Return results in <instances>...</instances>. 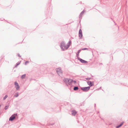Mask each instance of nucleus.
Here are the masks:
<instances>
[{
  "label": "nucleus",
  "mask_w": 128,
  "mask_h": 128,
  "mask_svg": "<svg viewBox=\"0 0 128 128\" xmlns=\"http://www.w3.org/2000/svg\"><path fill=\"white\" fill-rule=\"evenodd\" d=\"M60 47L62 51L66 50V44L64 41H62L60 43Z\"/></svg>",
  "instance_id": "f257e3e1"
},
{
  "label": "nucleus",
  "mask_w": 128,
  "mask_h": 128,
  "mask_svg": "<svg viewBox=\"0 0 128 128\" xmlns=\"http://www.w3.org/2000/svg\"><path fill=\"white\" fill-rule=\"evenodd\" d=\"M64 81L66 84L70 85L72 82L73 80L70 79L65 78L64 79Z\"/></svg>",
  "instance_id": "f03ea898"
},
{
  "label": "nucleus",
  "mask_w": 128,
  "mask_h": 128,
  "mask_svg": "<svg viewBox=\"0 0 128 128\" xmlns=\"http://www.w3.org/2000/svg\"><path fill=\"white\" fill-rule=\"evenodd\" d=\"M81 89L84 92H87L90 90V87H81Z\"/></svg>",
  "instance_id": "7ed1b4c3"
},
{
  "label": "nucleus",
  "mask_w": 128,
  "mask_h": 128,
  "mask_svg": "<svg viewBox=\"0 0 128 128\" xmlns=\"http://www.w3.org/2000/svg\"><path fill=\"white\" fill-rule=\"evenodd\" d=\"M56 71L58 74L59 76H60L62 74V71L60 68H56Z\"/></svg>",
  "instance_id": "20e7f679"
},
{
  "label": "nucleus",
  "mask_w": 128,
  "mask_h": 128,
  "mask_svg": "<svg viewBox=\"0 0 128 128\" xmlns=\"http://www.w3.org/2000/svg\"><path fill=\"white\" fill-rule=\"evenodd\" d=\"M17 114H14L10 116L9 119V120L11 121H12L16 117V116L17 115Z\"/></svg>",
  "instance_id": "39448f33"
},
{
  "label": "nucleus",
  "mask_w": 128,
  "mask_h": 128,
  "mask_svg": "<svg viewBox=\"0 0 128 128\" xmlns=\"http://www.w3.org/2000/svg\"><path fill=\"white\" fill-rule=\"evenodd\" d=\"M78 59L81 62L84 64H86L88 63V62L84 60L79 57H78Z\"/></svg>",
  "instance_id": "423d86ee"
},
{
  "label": "nucleus",
  "mask_w": 128,
  "mask_h": 128,
  "mask_svg": "<svg viewBox=\"0 0 128 128\" xmlns=\"http://www.w3.org/2000/svg\"><path fill=\"white\" fill-rule=\"evenodd\" d=\"M82 30L80 29L79 31V37L80 39H82Z\"/></svg>",
  "instance_id": "0eeeda50"
},
{
  "label": "nucleus",
  "mask_w": 128,
  "mask_h": 128,
  "mask_svg": "<svg viewBox=\"0 0 128 128\" xmlns=\"http://www.w3.org/2000/svg\"><path fill=\"white\" fill-rule=\"evenodd\" d=\"M87 84H88L90 86V87L93 86L94 85V82H91L90 81H88L87 82Z\"/></svg>",
  "instance_id": "6e6552de"
},
{
  "label": "nucleus",
  "mask_w": 128,
  "mask_h": 128,
  "mask_svg": "<svg viewBox=\"0 0 128 128\" xmlns=\"http://www.w3.org/2000/svg\"><path fill=\"white\" fill-rule=\"evenodd\" d=\"M76 113L77 112L75 110H73L72 111V116H75Z\"/></svg>",
  "instance_id": "1a4fd4ad"
},
{
  "label": "nucleus",
  "mask_w": 128,
  "mask_h": 128,
  "mask_svg": "<svg viewBox=\"0 0 128 128\" xmlns=\"http://www.w3.org/2000/svg\"><path fill=\"white\" fill-rule=\"evenodd\" d=\"M84 10H83L80 13V14L79 16L80 18H82V15L84 13Z\"/></svg>",
  "instance_id": "9d476101"
},
{
  "label": "nucleus",
  "mask_w": 128,
  "mask_h": 128,
  "mask_svg": "<svg viewBox=\"0 0 128 128\" xmlns=\"http://www.w3.org/2000/svg\"><path fill=\"white\" fill-rule=\"evenodd\" d=\"M124 123V122H122L120 125L116 126V128H119L121 127L123 125Z\"/></svg>",
  "instance_id": "9b49d317"
},
{
  "label": "nucleus",
  "mask_w": 128,
  "mask_h": 128,
  "mask_svg": "<svg viewBox=\"0 0 128 128\" xmlns=\"http://www.w3.org/2000/svg\"><path fill=\"white\" fill-rule=\"evenodd\" d=\"M81 51V50H78L77 52V53L76 54V55L77 56V57L78 58V57L79 55V53H80V52Z\"/></svg>",
  "instance_id": "f8f14e48"
},
{
  "label": "nucleus",
  "mask_w": 128,
  "mask_h": 128,
  "mask_svg": "<svg viewBox=\"0 0 128 128\" xmlns=\"http://www.w3.org/2000/svg\"><path fill=\"white\" fill-rule=\"evenodd\" d=\"M79 89L78 88L77 86H74L73 89L74 90H77Z\"/></svg>",
  "instance_id": "ddd939ff"
},
{
  "label": "nucleus",
  "mask_w": 128,
  "mask_h": 128,
  "mask_svg": "<svg viewBox=\"0 0 128 128\" xmlns=\"http://www.w3.org/2000/svg\"><path fill=\"white\" fill-rule=\"evenodd\" d=\"M20 62H18L16 64V65L14 67H16L18 66L20 64Z\"/></svg>",
  "instance_id": "4468645a"
},
{
  "label": "nucleus",
  "mask_w": 128,
  "mask_h": 128,
  "mask_svg": "<svg viewBox=\"0 0 128 128\" xmlns=\"http://www.w3.org/2000/svg\"><path fill=\"white\" fill-rule=\"evenodd\" d=\"M15 88H16V89L17 90H19V89L20 88V87L19 85L18 84L16 86H15Z\"/></svg>",
  "instance_id": "2eb2a0df"
},
{
  "label": "nucleus",
  "mask_w": 128,
  "mask_h": 128,
  "mask_svg": "<svg viewBox=\"0 0 128 128\" xmlns=\"http://www.w3.org/2000/svg\"><path fill=\"white\" fill-rule=\"evenodd\" d=\"M26 76V74H23L21 78L22 79H24V78H25Z\"/></svg>",
  "instance_id": "dca6fc26"
},
{
  "label": "nucleus",
  "mask_w": 128,
  "mask_h": 128,
  "mask_svg": "<svg viewBox=\"0 0 128 128\" xmlns=\"http://www.w3.org/2000/svg\"><path fill=\"white\" fill-rule=\"evenodd\" d=\"M8 96L7 95H6L3 98V100H5L6 98L8 97Z\"/></svg>",
  "instance_id": "f3484780"
},
{
  "label": "nucleus",
  "mask_w": 128,
  "mask_h": 128,
  "mask_svg": "<svg viewBox=\"0 0 128 128\" xmlns=\"http://www.w3.org/2000/svg\"><path fill=\"white\" fill-rule=\"evenodd\" d=\"M70 46V45L69 44H67L66 46V50L68 49V48Z\"/></svg>",
  "instance_id": "a211bd4d"
},
{
  "label": "nucleus",
  "mask_w": 128,
  "mask_h": 128,
  "mask_svg": "<svg viewBox=\"0 0 128 128\" xmlns=\"http://www.w3.org/2000/svg\"><path fill=\"white\" fill-rule=\"evenodd\" d=\"M18 92L16 93V95H14V96L16 97H17L19 96V94H18Z\"/></svg>",
  "instance_id": "6ab92c4d"
},
{
  "label": "nucleus",
  "mask_w": 128,
  "mask_h": 128,
  "mask_svg": "<svg viewBox=\"0 0 128 128\" xmlns=\"http://www.w3.org/2000/svg\"><path fill=\"white\" fill-rule=\"evenodd\" d=\"M81 50H88V49L87 48H82Z\"/></svg>",
  "instance_id": "aec40b11"
},
{
  "label": "nucleus",
  "mask_w": 128,
  "mask_h": 128,
  "mask_svg": "<svg viewBox=\"0 0 128 128\" xmlns=\"http://www.w3.org/2000/svg\"><path fill=\"white\" fill-rule=\"evenodd\" d=\"M14 84L15 86H16L18 85V83L16 82H14Z\"/></svg>",
  "instance_id": "412c9836"
},
{
  "label": "nucleus",
  "mask_w": 128,
  "mask_h": 128,
  "mask_svg": "<svg viewBox=\"0 0 128 128\" xmlns=\"http://www.w3.org/2000/svg\"><path fill=\"white\" fill-rule=\"evenodd\" d=\"M9 106H6L5 107V109L6 110H7Z\"/></svg>",
  "instance_id": "4be33fe9"
},
{
  "label": "nucleus",
  "mask_w": 128,
  "mask_h": 128,
  "mask_svg": "<svg viewBox=\"0 0 128 128\" xmlns=\"http://www.w3.org/2000/svg\"><path fill=\"white\" fill-rule=\"evenodd\" d=\"M92 78H86V79L88 80H90Z\"/></svg>",
  "instance_id": "5701e85b"
},
{
  "label": "nucleus",
  "mask_w": 128,
  "mask_h": 128,
  "mask_svg": "<svg viewBox=\"0 0 128 128\" xmlns=\"http://www.w3.org/2000/svg\"><path fill=\"white\" fill-rule=\"evenodd\" d=\"M29 62L28 61H26L25 62V64L26 65V64L28 63Z\"/></svg>",
  "instance_id": "b1692460"
},
{
  "label": "nucleus",
  "mask_w": 128,
  "mask_h": 128,
  "mask_svg": "<svg viewBox=\"0 0 128 128\" xmlns=\"http://www.w3.org/2000/svg\"><path fill=\"white\" fill-rule=\"evenodd\" d=\"M17 55L19 57H21V56L18 53V54Z\"/></svg>",
  "instance_id": "393cba45"
},
{
  "label": "nucleus",
  "mask_w": 128,
  "mask_h": 128,
  "mask_svg": "<svg viewBox=\"0 0 128 128\" xmlns=\"http://www.w3.org/2000/svg\"><path fill=\"white\" fill-rule=\"evenodd\" d=\"M72 82H73L74 83H76V80H73Z\"/></svg>",
  "instance_id": "a878e982"
},
{
  "label": "nucleus",
  "mask_w": 128,
  "mask_h": 128,
  "mask_svg": "<svg viewBox=\"0 0 128 128\" xmlns=\"http://www.w3.org/2000/svg\"><path fill=\"white\" fill-rule=\"evenodd\" d=\"M54 124H50V125L52 126Z\"/></svg>",
  "instance_id": "bb28decb"
},
{
  "label": "nucleus",
  "mask_w": 128,
  "mask_h": 128,
  "mask_svg": "<svg viewBox=\"0 0 128 128\" xmlns=\"http://www.w3.org/2000/svg\"><path fill=\"white\" fill-rule=\"evenodd\" d=\"M71 43V41H69V43L70 44Z\"/></svg>",
  "instance_id": "cd10ccee"
},
{
  "label": "nucleus",
  "mask_w": 128,
  "mask_h": 128,
  "mask_svg": "<svg viewBox=\"0 0 128 128\" xmlns=\"http://www.w3.org/2000/svg\"><path fill=\"white\" fill-rule=\"evenodd\" d=\"M113 22L114 23H115V25H116V23L114 21H113Z\"/></svg>",
  "instance_id": "c85d7f7f"
},
{
  "label": "nucleus",
  "mask_w": 128,
  "mask_h": 128,
  "mask_svg": "<svg viewBox=\"0 0 128 128\" xmlns=\"http://www.w3.org/2000/svg\"><path fill=\"white\" fill-rule=\"evenodd\" d=\"M99 112H97V114H98V113H99Z\"/></svg>",
  "instance_id": "c756f323"
},
{
  "label": "nucleus",
  "mask_w": 128,
  "mask_h": 128,
  "mask_svg": "<svg viewBox=\"0 0 128 128\" xmlns=\"http://www.w3.org/2000/svg\"><path fill=\"white\" fill-rule=\"evenodd\" d=\"M96 104H94V105H95V106H96Z\"/></svg>",
  "instance_id": "7c9ffc66"
},
{
  "label": "nucleus",
  "mask_w": 128,
  "mask_h": 128,
  "mask_svg": "<svg viewBox=\"0 0 128 128\" xmlns=\"http://www.w3.org/2000/svg\"><path fill=\"white\" fill-rule=\"evenodd\" d=\"M102 64V63H101V64Z\"/></svg>",
  "instance_id": "2f4dec72"
}]
</instances>
